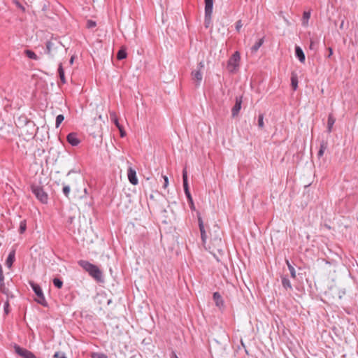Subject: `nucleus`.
<instances>
[{
    "label": "nucleus",
    "mask_w": 358,
    "mask_h": 358,
    "mask_svg": "<svg viewBox=\"0 0 358 358\" xmlns=\"http://www.w3.org/2000/svg\"><path fill=\"white\" fill-rule=\"evenodd\" d=\"M187 201L189 203V208H191V210H195V206H194V201H193V199H191V200H188Z\"/></svg>",
    "instance_id": "41"
},
{
    "label": "nucleus",
    "mask_w": 358,
    "mask_h": 358,
    "mask_svg": "<svg viewBox=\"0 0 358 358\" xmlns=\"http://www.w3.org/2000/svg\"><path fill=\"white\" fill-rule=\"evenodd\" d=\"M127 177H128V180L131 184H132L134 185H136L138 184V180L137 176H136V172L131 167H129V169H128Z\"/></svg>",
    "instance_id": "10"
},
{
    "label": "nucleus",
    "mask_w": 358,
    "mask_h": 358,
    "mask_svg": "<svg viewBox=\"0 0 358 358\" xmlns=\"http://www.w3.org/2000/svg\"><path fill=\"white\" fill-rule=\"evenodd\" d=\"M291 85L293 90H296L298 87V76L295 72H292L291 75Z\"/></svg>",
    "instance_id": "18"
},
{
    "label": "nucleus",
    "mask_w": 358,
    "mask_h": 358,
    "mask_svg": "<svg viewBox=\"0 0 358 358\" xmlns=\"http://www.w3.org/2000/svg\"><path fill=\"white\" fill-rule=\"evenodd\" d=\"M315 45V42H314V41H310V49H314Z\"/></svg>",
    "instance_id": "47"
},
{
    "label": "nucleus",
    "mask_w": 358,
    "mask_h": 358,
    "mask_svg": "<svg viewBox=\"0 0 358 358\" xmlns=\"http://www.w3.org/2000/svg\"><path fill=\"white\" fill-rule=\"evenodd\" d=\"M329 54L327 55L328 57H330L333 54V50L331 48H328Z\"/></svg>",
    "instance_id": "43"
},
{
    "label": "nucleus",
    "mask_w": 358,
    "mask_h": 358,
    "mask_svg": "<svg viewBox=\"0 0 358 358\" xmlns=\"http://www.w3.org/2000/svg\"><path fill=\"white\" fill-rule=\"evenodd\" d=\"M52 283L55 287L57 289H61L63 286V282L60 278H55L52 280Z\"/></svg>",
    "instance_id": "28"
},
{
    "label": "nucleus",
    "mask_w": 358,
    "mask_h": 358,
    "mask_svg": "<svg viewBox=\"0 0 358 358\" xmlns=\"http://www.w3.org/2000/svg\"><path fill=\"white\" fill-rule=\"evenodd\" d=\"M162 178L164 180L163 187H164V188H166L169 185V178L166 176H162Z\"/></svg>",
    "instance_id": "40"
},
{
    "label": "nucleus",
    "mask_w": 358,
    "mask_h": 358,
    "mask_svg": "<svg viewBox=\"0 0 358 358\" xmlns=\"http://www.w3.org/2000/svg\"><path fill=\"white\" fill-rule=\"evenodd\" d=\"M327 148H328L327 141L322 140L320 144V149L317 152V157H322L325 150L327 149Z\"/></svg>",
    "instance_id": "15"
},
{
    "label": "nucleus",
    "mask_w": 358,
    "mask_h": 358,
    "mask_svg": "<svg viewBox=\"0 0 358 358\" xmlns=\"http://www.w3.org/2000/svg\"><path fill=\"white\" fill-rule=\"evenodd\" d=\"M213 0H205V23H210L213 13Z\"/></svg>",
    "instance_id": "7"
},
{
    "label": "nucleus",
    "mask_w": 358,
    "mask_h": 358,
    "mask_svg": "<svg viewBox=\"0 0 358 358\" xmlns=\"http://www.w3.org/2000/svg\"><path fill=\"white\" fill-rule=\"evenodd\" d=\"M17 6L18 8H20V9H22L23 11H24L25 8L24 6H22L20 3H17Z\"/></svg>",
    "instance_id": "46"
},
{
    "label": "nucleus",
    "mask_w": 358,
    "mask_h": 358,
    "mask_svg": "<svg viewBox=\"0 0 358 358\" xmlns=\"http://www.w3.org/2000/svg\"><path fill=\"white\" fill-rule=\"evenodd\" d=\"M127 53L124 48H122L117 53V59L118 60L124 59L127 57Z\"/></svg>",
    "instance_id": "24"
},
{
    "label": "nucleus",
    "mask_w": 358,
    "mask_h": 358,
    "mask_svg": "<svg viewBox=\"0 0 358 358\" xmlns=\"http://www.w3.org/2000/svg\"><path fill=\"white\" fill-rule=\"evenodd\" d=\"M26 229H27V221H26V220H23L20 223L19 233L20 234H22L25 232Z\"/></svg>",
    "instance_id": "27"
},
{
    "label": "nucleus",
    "mask_w": 358,
    "mask_h": 358,
    "mask_svg": "<svg viewBox=\"0 0 358 358\" xmlns=\"http://www.w3.org/2000/svg\"><path fill=\"white\" fill-rule=\"evenodd\" d=\"M199 230L201 232V238L202 243H203V244H205L206 242V239H207V236H206L205 229H199Z\"/></svg>",
    "instance_id": "33"
},
{
    "label": "nucleus",
    "mask_w": 358,
    "mask_h": 358,
    "mask_svg": "<svg viewBox=\"0 0 358 358\" xmlns=\"http://www.w3.org/2000/svg\"><path fill=\"white\" fill-rule=\"evenodd\" d=\"M53 357L54 358H66L65 355L63 352H55V355H53Z\"/></svg>",
    "instance_id": "37"
},
{
    "label": "nucleus",
    "mask_w": 358,
    "mask_h": 358,
    "mask_svg": "<svg viewBox=\"0 0 358 358\" xmlns=\"http://www.w3.org/2000/svg\"><path fill=\"white\" fill-rule=\"evenodd\" d=\"M240 59L241 56L238 51H236L229 59L227 68L230 73H235L237 71L239 66Z\"/></svg>",
    "instance_id": "3"
},
{
    "label": "nucleus",
    "mask_w": 358,
    "mask_h": 358,
    "mask_svg": "<svg viewBox=\"0 0 358 358\" xmlns=\"http://www.w3.org/2000/svg\"><path fill=\"white\" fill-rule=\"evenodd\" d=\"M64 117L63 115H58L56 117L55 127L58 128L62 122L64 121Z\"/></svg>",
    "instance_id": "31"
},
{
    "label": "nucleus",
    "mask_w": 358,
    "mask_h": 358,
    "mask_svg": "<svg viewBox=\"0 0 358 358\" xmlns=\"http://www.w3.org/2000/svg\"><path fill=\"white\" fill-rule=\"evenodd\" d=\"M66 140L69 144L73 146H77L80 141L78 138V135L76 133L72 132L67 135Z\"/></svg>",
    "instance_id": "11"
},
{
    "label": "nucleus",
    "mask_w": 358,
    "mask_h": 358,
    "mask_svg": "<svg viewBox=\"0 0 358 358\" xmlns=\"http://www.w3.org/2000/svg\"><path fill=\"white\" fill-rule=\"evenodd\" d=\"M295 56L301 62L304 63L306 57L303 50L298 45L295 46Z\"/></svg>",
    "instance_id": "14"
},
{
    "label": "nucleus",
    "mask_w": 358,
    "mask_h": 358,
    "mask_svg": "<svg viewBox=\"0 0 358 358\" xmlns=\"http://www.w3.org/2000/svg\"><path fill=\"white\" fill-rule=\"evenodd\" d=\"M186 197H187V201H188V200H191V199H192L191 194H189V195H186Z\"/></svg>",
    "instance_id": "50"
},
{
    "label": "nucleus",
    "mask_w": 358,
    "mask_h": 358,
    "mask_svg": "<svg viewBox=\"0 0 358 358\" xmlns=\"http://www.w3.org/2000/svg\"><path fill=\"white\" fill-rule=\"evenodd\" d=\"M310 17V11H304L302 17V24L303 26H306L308 22V20Z\"/></svg>",
    "instance_id": "25"
},
{
    "label": "nucleus",
    "mask_w": 358,
    "mask_h": 358,
    "mask_svg": "<svg viewBox=\"0 0 358 358\" xmlns=\"http://www.w3.org/2000/svg\"><path fill=\"white\" fill-rule=\"evenodd\" d=\"M78 264L96 282H103L102 272L97 266L92 264L86 260H80Z\"/></svg>",
    "instance_id": "1"
},
{
    "label": "nucleus",
    "mask_w": 358,
    "mask_h": 358,
    "mask_svg": "<svg viewBox=\"0 0 358 358\" xmlns=\"http://www.w3.org/2000/svg\"><path fill=\"white\" fill-rule=\"evenodd\" d=\"M70 191L71 189L69 185L63 183L62 192L67 199H69Z\"/></svg>",
    "instance_id": "29"
},
{
    "label": "nucleus",
    "mask_w": 358,
    "mask_h": 358,
    "mask_svg": "<svg viewBox=\"0 0 358 358\" xmlns=\"http://www.w3.org/2000/svg\"><path fill=\"white\" fill-rule=\"evenodd\" d=\"M15 352L22 358H37L35 355L31 351L21 348L20 345L15 344Z\"/></svg>",
    "instance_id": "6"
},
{
    "label": "nucleus",
    "mask_w": 358,
    "mask_h": 358,
    "mask_svg": "<svg viewBox=\"0 0 358 358\" xmlns=\"http://www.w3.org/2000/svg\"><path fill=\"white\" fill-rule=\"evenodd\" d=\"M73 60H74V56H72V57H71V59H70V61H69V62H70V64H72L73 63Z\"/></svg>",
    "instance_id": "48"
},
{
    "label": "nucleus",
    "mask_w": 358,
    "mask_h": 358,
    "mask_svg": "<svg viewBox=\"0 0 358 358\" xmlns=\"http://www.w3.org/2000/svg\"><path fill=\"white\" fill-rule=\"evenodd\" d=\"M343 26H344V20H342L341 24H340V29H343Z\"/></svg>",
    "instance_id": "49"
},
{
    "label": "nucleus",
    "mask_w": 358,
    "mask_h": 358,
    "mask_svg": "<svg viewBox=\"0 0 358 358\" xmlns=\"http://www.w3.org/2000/svg\"><path fill=\"white\" fill-rule=\"evenodd\" d=\"M241 104H242V97L241 96H236L235 99V104L231 108V116L232 117H236L241 108Z\"/></svg>",
    "instance_id": "8"
},
{
    "label": "nucleus",
    "mask_w": 358,
    "mask_h": 358,
    "mask_svg": "<svg viewBox=\"0 0 358 358\" xmlns=\"http://www.w3.org/2000/svg\"><path fill=\"white\" fill-rule=\"evenodd\" d=\"M213 299L215 301L216 306H217L220 308L224 306V301L219 292H214L213 295Z\"/></svg>",
    "instance_id": "13"
},
{
    "label": "nucleus",
    "mask_w": 358,
    "mask_h": 358,
    "mask_svg": "<svg viewBox=\"0 0 358 358\" xmlns=\"http://www.w3.org/2000/svg\"><path fill=\"white\" fill-rule=\"evenodd\" d=\"M286 264L287 265L289 271H290L291 277L292 278H295L296 275V271H295L294 266L291 265L289 260H287V259L286 260Z\"/></svg>",
    "instance_id": "26"
},
{
    "label": "nucleus",
    "mask_w": 358,
    "mask_h": 358,
    "mask_svg": "<svg viewBox=\"0 0 358 358\" xmlns=\"http://www.w3.org/2000/svg\"><path fill=\"white\" fill-rule=\"evenodd\" d=\"M113 124L118 129L120 135L122 138L126 136V131L122 124H120L117 119L113 116Z\"/></svg>",
    "instance_id": "17"
},
{
    "label": "nucleus",
    "mask_w": 358,
    "mask_h": 358,
    "mask_svg": "<svg viewBox=\"0 0 358 358\" xmlns=\"http://www.w3.org/2000/svg\"><path fill=\"white\" fill-rule=\"evenodd\" d=\"M205 67L204 62L201 61L196 67V69L193 70L192 71V78L194 80L196 81V86H199L203 79V76L201 73V70H203Z\"/></svg>",
    "instance_id": "5"
},
{
    "label": "nucleus",
    "mask_w": 358,
    "mask_h": 358,
    "mask_svg": "<svg viewBox=\"0 0 358 358\" xmlns=\"http://www.w3.org/2000/svg\"><path fill=\"white\" fill-rule=\"evenodd\" d=\"M171 358H178L175 352H172L171 354Z\"/></svg>",
    "instance_id": "44"
},
{
    "label": "nucleus",
    "mask_w": 358,
    "mask_h": 358,
    "mask_svg": "<svg viewBox=\"0 0 358 358\" xmlns=\"http://www.w3.org/2000/svg\"><path fill=\"white\" fill-rule=\"evenodd\" d=\"M22 120L24 122L27 126H31L33 129H34V124L32 121L28 120L26 117H21L19 118V121Z\"/></svg>",
    "instance_id": "32"
},
{
    "label": "nucleus",
    "mask_w": 358,
    "mask_h": 358,
    "mask_svg": "<svg viewBox=\"0 0 358 358\" xmlns=\"http://www.w3.org/2000/svg\"><path fill=\"white\" fill-rule=\"evenodd\" d=\"M24 55L29 59H34V60H38V57L37 55L31 50H25L24 52Z\"/></svg>",
    "instance_id": "21"
},
{
    "label": "nucleus",
    "mask_w": 358,
    "mask_h": 358,
    "mask_svg": "<svg viewBox=\"0 0 358 358\" xmlns=\"http://www.w3.org/2000/svg\"><path fill=\"white\" fill-rule=\"evenodd\" d=\"M182 183H183V189L185 195L190 194L189 184H188V178H187V172L186 169H184L182 171Z\"/></svg>",
    "instance_id": "12"
},
{
    "label": "nucleus",
    "mask_w": 358,
    "mask_h": 358,
    "mask_svg": "<svg viewBox=\"0 0 358 358\" xmlns=\"http://www.w3.org/2000/svg\"><path fill=\"white\" fill-rule=\"evenodd\" d=\"M34 132H31V133L30 134V136H34Z\"/></svg>",
    "instance_id": "51"
},
{
    "label": "nucleus",
    "mask_w": 358,
    "mask_h": 358,
    "mask_svg": "<svg viewBox=\"0 0 358 358\" xmlns=\"http://www.w3.org/2000/svg\"><path fill=\"white\" fill-rule=\"evenodd\" d=\"M14 260H15V251H12L8 255V257H7V259L6 262L7 266L11 267L13 264Z\"/></svg>",
    "instance_id": "22"
},
{
    "label": "nucleus",
    "mask_w": 358,
    "mask_h": 358,
    "mask_svg": "<svg viewBox=\"0 0 358 358\" xmlns=\"http://www.w3.org/2000/svg\"><path fill=\"white\" fill-rule=\"evenodd\" d=\"M57 72H58L59 78L60 79V83L62 84H65L66 83V77L64 75V70L63 69L62 63H60L58 66Z\"/></svg>",
    "instance_id": "16"
},
{
    "label": "nucleus",
    "mask_w": 358,
    "mask_h": 358,
    "mask_svg": "<svg viewBox=\"0 0 358 358\" xmlns=\"http://www.w3.org/2000/svg\"><path fill=\"white\" fill-rule=\"evenodd\" d=\"M336 122L335 117L332 114H329L327 120V132L331 133L332 131L333 126Z\"/></svg>",
    "instance_id": "19"
},
{
    "label": "nucleus",
    "mask_w": 358,
    "mask_h": 358,
    "mask_svg": "<svg viewBox=\"0 0 358 358\" xmlns=\"http://www.w3.org/2000/svg\"><path fill=\"white\" fill-rule=\"evenodd\" d=\"M258 126L262 129L264 127V115L259 114L258 116Z\"/></svg>",
    "instance_id": "34"
},
{
    "label": "nucleus",
    "mask_w": 358,
    "mask_h": 358,
    "mask_svg": "<svg viewBox=\"0 0 358 358\" xmlns=\"http://www.w3.org/2000/svg\"><path fill=\"white\" fill-rule=\"evenodd\" d=\"M53 45H54L53 43L51 41H48L46 43L45 53L50 56H52V50Z\"/></svg>",
    "instance_id": "30"
},
{
    "label": "nucleus",
    "mask_w": 358,
    "mask_h": 358,
    "mask_svg": "<svg viewBox=\"0 0 358 358\" xmlns=\"http://www.w3.org/2000/svg\"><path fill=\"white\" fill-rule=\"evenodd\" d=\"M3 309L6 315H8L10 313V304L9 301L7 299L4 303Z\"/></svg>",
    "instance_id": "35"
},
{
    "label": "nucleus",
    "mask_w": 358,
    "mask_h": 358,
    "mask_svg": "<svg viewBox=\"0 0 358 358\" xmlns=\"http://www.w3.org/2000/svg\"><path fill=\"white\" fill-rule=\"evenodd\" d=\"M282 285L285 289H292L291 282L287 276L282 277Z\"/></svg>",
    "instance_id": "20"
},
{
    "label": "nucleus",
    "mask_w": 358,
    "mask_h": 358,
    "mask_svg": "<svg viewBox=\"0 0 358 358\" xmlns=\"http://www.w3.org/2000/svg\"><path fill=\"white\" fill-rule=\"evenodd\" d=\"M0 292L3 294L7 295L8 296H9L10 291H9L8 288H7L5 285L3 268H2V266L1 264H0Z\"/></svg>",
    "instance_id": "9"
},
{
    "label": "nucleus",
    "mask_w": 358,
    "mask_h": 358,
    "mask_svg": "<svg viewBox=\"0 0 358 358\" xmlns=\"http://www.w3.org/2000/svg\"><path fill=\"white\" fill-rule=\"evenodd\" d=\"M93 358H107V356L103 353H94L92 355Z\"/></svg>",
    "instance_id": "38"
},
{
    "label": "nucleus",
    "mask_w": 358,
    "mask_h": 358,
    "mask_svg": "<svg viewBox=\"0 0 358 358\" xmlns=\"http://www.w3.org/2000/svg\"><path fill=\"white\" fill-rule=\"evenodd\" d=\"M217 251H218V252H221V251H222V250H221V249H220V248H218V249H217Z\"/></svg>",
    "instance_id": "52"
},
{
    "label": "nucleus",
    "mask_w": 358,
    "mask_h": 358,
    "mask_svg": "<svg viewBox=\"0 0 358 358\" xmlns=\"http://www.w3.org/2000/svg\"><path fill=\"white\" fill-rule=\"evenodd\" d=\"M32 193L36 196L37 199L42 203L46 204L48 201V195L44 191L43 187L32 184L30 186Z\"/></svg>",
    "instance_id": "2"
},
{
    "label": "nucleus",
    "mask_w": 358,
    "mask_h": 358,
    "mask_svg": "<svg viewBox=\"0 0 358 358\" xmlns=\"http://www.w3.org/2000/svg\"><path fill=\"white\" fill-rule=\"evenodd\" d=\"M243 24L241 20H238L236 23V29L238 31L242 27Z\"/></svg>",
    "instance_id": "42"
},
{
    "label": "nucleus",
    "mask_w": 358,
    "mask_h": 358,
    "mask_svg": "<svg viewBox=\"0 0 358 358\" xmlns=\"http://www.w3.org/2000/svg\"><path fill=\"white\" fill-rule=\"evenodd\" d=\"M264 43V38H260L258 41H257L251 48L252 52H256L259 48Z\"/></svg>",
    "instance_id": "23"
},
{
    "label": "nucleus",
    "mask_w": 358,
    "mask_h": 358,
    "mask_svg": "<svg viewBox=\"0 0 358 358\" xmlns=\"http://www.w3.org/2000/svg\"><path fill=\"white\" fill-rule=\"evenodd\" d=\"M96 25V22L91 20H89L87 22V27L89 29H92V28L95 27Z\"/></svg>",
    "instance_id": "36"
},
{
    "label": "nucleus",
    "mask_w": 358,
    "mask_h": 358,
    "mask_svg": "<svg viewBox=\"0 0 358 358\" xmlns=\"http://www.w3.org/2000/svg\"><path fill=\"white\" fill-rule=\"evenodd\" d=\"M31 287L36 296V299H35L36 301L38 303H40L41 305H42L43 306L46 307L48 306V303L45 299L44 294L43 293V291H42L41 287L38 284H36V283H31Z\"/></svg>",
    "instance_id": "4"
},
{
    "label": "nucleus",
    "mask_w": 358,
    "mask_h": 358,
    "mask_svg": "<svg viewBox=\"0 0 358 358\" xmlns=\"http://www.w3.org/2000/svg\"><path fill=\"white\" fill-rule=\"evenodd\" d=\"M198 222H199V229H204V224H203V220L199 215H198Z\"/></svg>",
    "instance_id": "39"
},
{
    "label": "nucleus",
    "mask_w": 358,
    "mask_h": 358,
    "mask_svg": "<svg viewBox=\"0 0 358 358\" xmlns=\"http://www.w3.org/2000/svg\"><path fill=\"white\" fill-rule=\"evenodd\" d=\"M214 241H215L217 245H219V244H221V243H222L221 238H215V239L214 240Z\"/></svg>",
    "instance_id": "45"
}]
</instances>
